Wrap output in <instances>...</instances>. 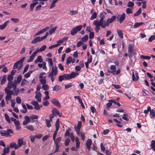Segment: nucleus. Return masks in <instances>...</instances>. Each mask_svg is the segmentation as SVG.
<instances>
[{
	"mask_svg": "<svg viewBox=\"0 0 155 155\" xmlns=\"http://www.w3.org/2000/svg\"><path fill=\"white\" fill-rule=\"evenodd\" d=\"M43 61V59L41 56H38L35 61V63H37L38 62H41Z\"/></svg>",
	"mask_w": 155,
	"mask_h": 155,
	"instance_id": "obj_23",
	"label": "nucleus"
},
{
	"mask_svg": "<svg viewBox=\"0 0 155 155\" xmlns=\"http://www.w3.org/2000/svg\"><path fill=\"white\" fill-rule=\"evenodd\" d=\"M45 121L47 126L48 128L50 127L51 126V122L52 121H50V120L46 119Z\"/></svg>",
	"mask_w": 155,
	"mask_h": 155,
	"instance_id": "obj_27",
	"label": "nucleus"
},
{
	"mask_svg": "<svg viewBox=\"0 0 155 155\" xmlns=\"http://www.w3.org/2000/svg\"><path fill=\"white\" fill-rule=\"evenodd\" d=\"M61 140V137H59L57 138L56 139H54V142L55 144V145H58L60 141Z\"/></svg>",
	"mask_w": 155,
	"mask_h": 155,
	"instance_id": "obj_33",
	"label": "nucleus"
},
{
	"mask_svg": "<svg viewBox=\"0 0 155 155\" xmlns=\"http://www.w3.org/2000/svg\"><path fill=\"white\" fill-rule=\"evenodd\" d=\"M126 12L127 14H131L133 12L132 9L130 8H128L126 9Z\"/></svg>",
	"mask_w": 155,
	"mask_h": 155,
	"instance_id": "obj_52",
	"label": "nucleus"
},
{
	"mask_svg": "<svg viewBox=\"0 0 155 155\" xmlns=\"http://www.w3.org/2000/svg\"><path fill=\"white\" fill-rule=\"evenodd\" d=\"M58 73V69L57 67H52L51 72L49 74V76L54 75L56 76Z\"/></svg>",
	"mask_w": 155,
	"mask_h": 155,
	"instance_id": "obj_7",
	"label": "nucleus"
},
{
	"mask_svg": "<svg viewBox=\"0 0 155 155\" xmlns=\"http://www.w3.org/2000/svg\"><path fill=\"white\" fill-rule=\"evenodd\" d=\"M92 144V141L90 139H88L86 143V145L87 148L89 150L91 149V146Z\"/></svg>",
	"mask_w": 155,
	"mask_h": 155,
	"instance_id": "obj_16",
	"label": "nucleus"
},
{
	"mask_svg": "<svg viewBox=\"0 0 155 155\" xmlns=\"http://www.w3.org/2000/svg\"><path fill=\"white\" fill-rule=\"evenodd\" d=\"M22 79V77L21 75L19 76L17 78V80H15L13 81H12V84H14L15 83L17 85V84L19 83L21 81Z\"/></svg>",
	"mask_w": 155,
	"mask_h": 155,
	"instance_id": "obj_18",
	"label": "nucleus"
},
{
	"mask_svg": "<svg viewBox=\"0 0 155 155\" xmlns=\"http://www.w3.org/2000/svg\"><path fill=\"white\" fill-rule=\"evenodd\" d=\"M82 28V25H81L76 26L73 28L71 31V34L72 35L76 34L78 31H80Z\"/></svg>",
	"mask_w": 155,
	"mask_h": 155,
	"instance_id": "obj_4",
	"label": "nucleus"
},
{
	"mask_svg": "<svg viewBox=\"0 0 155 155\" xmlns=\"http://www.w3.org/2000/svg\"><path fill=\"white\" fill-rule=\"evenodd\" d=\"M13 79V76L11 74H9L8 75L7 77V80L9 81H11Z\"/></svg>",
	"mask_w": 155,
	"mask_h": 155,
	"instance_id": "obj_49",
	"label": "nucleus"
},
{
	"mask_svg": "<svg viewBox=\"0 0 155 155\" xmlns=\"http://www.w3.org/2000/svg\"><path fill=\"white\" fill-rule=\"evenodd\" d=\"M58 0H53L52 3L51 4L50 6V9H52L55 6V3L58 2Z\"/></svg>",
	"mask_w": 155,
	"mask_h": 155,
	"instance_id": "obj_30",
	"label": "nucleus"
},
{
	"mask_svg": "<svg viewBox=\"0 0 155 155\" xmlns=\"http://www.w3.org/2000/svg\"><path fill=\"white\" fill-rule=\"evenodd\" d=\"M39 0H33L32 1L33 3L30 5V9L31 11H32L34 7H35L38 3V1Z\"/></svg>",
	"mask_w": 155,
	"mask_h": 155,
	"instance_id": "obj_13",
	"label": "nucleus"
},
{
	"mask_svg": "<svg viewBox=\"0 0 155 155\" xmlns=\"http://www.w3.org/2000/svg\"><path fill=\"white\" fill-rule=\"evenodd\" d=\"M128 56L129 58L131 57L133 54L134 52V46L131 44L129 45L128 48Z\"/></svg>",
	"mask_w": 155,
	"mask_h": 155,
	"instance_id": "obj_5",
	"label": "nucleus"
},
{
	"mask_svg": "<svg viewBox=\"0 0 155 155\" xmlns=\"http://www.w3.org/2000/svg\"><path fill=\"white\" fill-rule=\"evenodd\" d=\"M63 77H64V79L66 80L71 79V77L70 74H63Z\"/></svg>",
	"mask_w": 155,
	"mask_h": 155,
	"instance_id": "obj_38",
	"label": "nucleus"
},
{
	"mask_svg": "<svg viewBox=\"0 0 155 155\" xmlns=\"http://www.w3.org/2000/svg\"><path fill=\"white\" fill-rule=\"evenodd\" d=\"M71 79L75 78L77 75H79V73L77 72H72L70 74Z\"/></svg>",
	"mask_w": 155,
	"mask_h": 155,
	"instance_id": "obj_34",
	"label": "nucleus"
},
{
	"mask_svg": "<svg viewBox=\"0 0 155 155\" xmlns=\"http://www.w3.org/2000/svg\"><path fill=\"white\" fill-rule=\"evenodd\" d=\"M16 102L19 104H20L21 103V100L19 97H17L16 98Z\"/></svg>",
	"mask_w": 155,
	"mask_h": 155,
	"instance_id": "obj_63",
	"label": "nucleus"
},
{
	"mask_svg": "<svg viewBox=\"0 0 155 155\" xmlns=\"http://www.w3.org/2000/svg\"><path fill=\"white\" fill-rule=\"evenodd\" d=\"M25 120L23 122V124L24 126L27 124L30 121V119L29 116H25Z\"/></svg>",
	"mask_w": 155,
	"mask_h": 155,
	"instance_id": "obj_15",
	"label": "nucleus"
},
{
	"mask_svg": "<svg viewBox=\"0 0 155 155\" xmlns=\"http://www.w3.org/2000/svg\"><path fill=\"white\" fill-rule=\"evenodd\" d=\"M143 24V22H137L135 23L134 26L133 27L134 28H136L139 26H140Z\"/></svg>",
	"mask_w": 155,
	"mask_h": 155,
	"instance_id": "obj_42",
	"label": "nucleus"
},
{
	"mask_svg": "<svg viewBox=\"0 0 155 155\" xmlns=\"http://www.w3.org/2000/svg\"><path fill=\"white\" fill-rule=\"evenodd\" d=\"M39 81L41 84L43 85L45 84L46 83V77H44L43 78L40 79Z\"/></svg>",
	"mask_w": 155,
	"mask_h": 155,
	"instance_id": "obj_28",
	"label": "nucleus"
},
{
	"mask_svg": "<svg viewBox=\"0 0 155 155\" xmlns=\"http://www.w3.org/2000/svg\"><path fill=\"white\" fill-rule=\"evenodd\" d=\"M140 58H141L147 60H149L150 58V56H144L143 55H141Z\"/></svg>",
	"mask_w": 155,
	"mask_h": 155,
	"instance_id": "obj_48",
	"label": "nucleus"
},
{
	"mask_svg": "<svg viewBox=\"0 0 155 155\" xmlns=\"http://www.w3.org/2000/svg\"><path fill=\"white\" fill-rule=\"evenodd\" d=\"M88 39V36L87 35H85L81 38V41L82 42H85Z\"/></svg>",
	"mask_w": 155,
	"mask_h": 155,
	"instance_id": "obj_41",
	"label": "nucleus"
},
{
	"mask_svg": "<svg viewBox=\"0 0 155 155\" xmlns=\"http://www.w3.org/2000/svg\"><path fill=\"white\" fill-rule=\"evenodd\" d=\"M42 88H43L44 90H47L48 89V85L47 84H44L43 85Z\"/></svg>",
	"mask_w": 155,
	"mask_h": 155,
	"instance_id": "obj_60",
	"label": "nucleus"
},
{
	"mask_svg": "<svg viewBox=\"0 0 155 155\" xmlns=\"http://www.w3.org/2000/svg\"><path fill=\"white\" fill-rule=\"evenodd\" d=\"M5 93L7 94L5 97L6 101H8L11 99V96L14 94L13 91L12 90H8L5 87Z\"/></svg>",
	"mask_w": 155,
	"mask_h": 155,
	"instance_id": "obj_2",
	"label": "nucleus"
},
{
	"mask_svg": "<svg viewBox=\"0 0 155 155\" xmlns=\"http://www.w3.org/2000/svg\"><path fill=\"white\" fill-rule=\"evenodd\" d=\"M97 14L95 12H94L91 15L90 18V20H93L96 18L97 17Z\"/></svg>",
	"mask_w": 155,
	"mask_h": 155,
	"instance_id": "obj_37",
	"label": "nucleus"
},
{
	"mask_svg": "<svg viewBox=\"0 0 155 155\" xmlns=\"http://www.w3.org/2000/svg\"><path fill=\"white\" fill-rule=\"evenodd\" d=\"M25 144L26 143L24 141L23 138L21 137L18 139L17 145L19 148L21 147L23 145H25Z\"/></svg>",
	"mask_w": 155,
	"mask_h": 155,
	"instance_id": "obj_10",
	"label": "nucleus"
},
{
	"mask_svg": "<svg viewBox=\"0 0 155 155\" xmlns=\"http://www.w3.org/2000/svg\"><path fill=\"white\" fill-rule=\"evenodd\" d=\"M6 81V75L4 76L2 78L1 81V84H4Z\"/></svg>",
	"mask_w": 155,
	"mask_h": 155,
	"instance_id": "obj_40",
	"label": "nucleus"
},
{
	"mask_svg": "<svg viewBox=\"0 0 155 155\" xmlns=\"http://www.w3.org/2000/svg\"><path fill=\"white\" fill-rule=\"evenodd\" d=\"M48 63L52 67L53 64V63L52 59L50 58H48Z\"/></svg>",
	"mask_w": 155,
	"mask_h": 155,
	"instance_id": "obj_61",
	"label": "nucleus"
},
{
	"mask_svg": "<svg viewBox=\"0 0 155 155\" xmlns=\"http://www.w3.org/2000/svg\"><path fill=\"white\" fill-rule=\"evenodd\" d=\"M70 142V140L69 138H67L65 142V146H68L69 143Z\"/></svg>",
	"mask_w": 155,
	"mask_h": 155,
	"instance_id": "obj_62",
	"label": "nucleus"
},
{
	"mask_svg": "<svg viewBox=\"0 0 155 155\" xmlns=\"http://www.w3.org/2000/svg\"><path fill=\"white\" fill-rule=\"evenodd\" d=\"M31 104L34 106V108L36 110H39L40 109V107L37 101H32L31 102Z\"/></svg>",
	"mask_w": 155,
	"mask_h": 155,
	"instance_id": "obj_11",
	"label": "nucleus"
},
{
	"mask_svg": "<svg viewBox=\"0 0 155 155\" xmlns=\"http://www.w3.org/2000/svg\"><path fill=\"white\" fill-rule=\"evenodd\" d=\"M49 28V27H46L45 28H43V29L39 31V33H40V34H41L44 32H45L46 31L48 30Z\"/></svg>",
	"mask_w": 155,
	"mask_h": 155,
	"instance_id": "obj_39",
	"label": "nucleus"
},
{
	"mask_svg": "<svg viewBox=\"0 0 155 155\" xmlns=\"http://www.w3.org/2000/svg\"><path fill=\"white\" fill-rule=\"evenodd\" d=\"M30 119L32 120L37 119L38 118V116L35 115H32L30 116Z\"/></svg>",
	"mask_w": 155,
	"mask_h": 155,
	"instance_id": "obj_53",
	"label": "nucleus"
},
{
	"mask_svg": "<svg viewBox=\"0 0 155 155\" xmlns=\"http://www.w3.org/2000/svg\"><path fill=\"white\" fill-rule=\"evenodd\" d=\"M70 13L71 15H73L77 14L78 12L76 10H72L70 11Z\"/></svg>",
	"mask_w": 155,
	"mask_h": 155,
	"instance_id": "obj_55",
	"label": "nucleus"
},
{
	"mask_svg": "<svg viewBox=\"0 0 155 155\" xmlns=\"http://www.w3.org/2000/svg\"><path fill=\"white\" fill-rule=\"evenodd\" d=\"M41 94L40 92H36L35 97L37 100L39 101L40 102L41 101Z\"/></svg>",
	"mask_w": 155,
	"mask_h": 155,
	"instance_id": "obj_17",
	"label": "nucleus"
},
{
	"mask_svg": "<svg viewBox=\"0 0 155 155\" xmlns=\"http://www.w3.org/2000/svg\"><path fill=\"white\" fill-rule=\"evenodd\" d=\"M93 25L96 26H101L103 28L106 27L105 23L101 20H95L93 21Z\"/></svg>",
	"mask_w": 155,
	"mask_h": 155,
	"instance_id": "obj_3",
	"label": "nucleus"
},
{
	"mask_svg": "<svg viewBox=\"0 0 155 155\" xmlns=\"http://www.w3.org/2000/svg\"><path fill=\"white\" fill-rule=\"evenodd\" d=\"M47 46L46 45H43L39 49H38L39 52H42L43 51L46 49Z\"/></svg>",
	"mask_w": 155,
	"mask_h": 155,
	"instance_id": "obj_44",
	"label": "nucleus"
},
{
	"mask_svg": "<svg viewBox=\"0 0 155 155\" xmlns=\"http://www.w3.org/2000/svg\"><path fill=\"white\" fill-rule=\"evenodd\" d=\"M22 106L23 108V110H20V111L23 113H25L27 112V110L25 105L24 104H22Z\"/></svg>",
	"mask_w": 155,
	"mask_h": 155,
	"instance_id": "obj_24",
	"label": "nucleus"
},
{
	"mask_svg": "<svg viewBox=\"0 0 155 155\" xmlns=\"http://www.w3.org/2000/svg\"><path fill=\"white\" fill-rule=\"evenodd\" d=\"M155 39V35H152L151 37H150L148 41L149 42H151L153 40H154Z\"/></svg>",
	"mask_w": 155,
	"mask_h": 155,
	"instance_id": "obj_59",
	"label": "nucleus"
},
{
	"mask_svg": "<svg viewBox=\"0 0 155 155\" xmlns=\"http://www.w3.org/2000/svg\"><path fill=\"white\" fill-rule=\"evenodd\" d=\"M128 115L127 114H124L123 115L122 118L125 120L128 121L129 120V119L128 118Z\"/></svg>",
	"mask_w": 155,
	"mask_h": 155,
	"instance_id": "obj_46",
	"label": "nucleus"
},
{
	"mask_svg": "<svg viewBox=\"0 0 155 155\" xmlns=\"http://www.w3.org/2000/svg\"><path fill=\"white\" fill-rule=\"evenodd\" d=\"M151 147L153 151L155 150V140H153L151 141Z\"/></svg>",
	"mask_w": 155,
	"mask_h": 155,
	"instance_id": "obj_26",
	"label": "nucleus"
},
{
	"mask_svg": "<svg viewBox=\"0 0 155 155\" xmlns=\"http://www.w3.org/2000/svg\"><path fill=\"white\" fill-rule=\"evenodd\" d=\"M26 127L31 131H34L35 130L34 127L31 125H29L26 126Z\"/></svg>",
	"mask_w": 155,
	"mask_h": 155,
	"instance_id": "obj_36",
	"label": "nucleus"
},
{
	"mask_svg": "<svg viewBox=\"0 0 155 155\" xmlns=\"http://www.w3.org/2000/svg\"><path fill=\"white\" fill-rule=\"evenodd\" d=\"M110 69L111 71H108L113 74H114V73L116 71V67L114 65H112L110 67Z\"/></svg>",
	"mask_w": 155,
	"mask_h": 155,
	"instance_id": "obj_19",
	"label": "nucleus"
},
{
	"mask_svg": "<svg viewBox=\"0 0 155 155\" xmlns=\"http://www.w3.org/2000/svg\"><path fill=\"white\" fill-rule=\"evenodd\" d=\"M10 147L11 148H14L15 149L19 148L18 145L15 142L11 143L10 144Z\"/></svg>",
	"mask_w": 155,
	"mask_h": 155,
	"instance_id": "obj_20",
	"label": "nucleus"
},
{
	"mask_svg": "<svg viewBox=\"0 0 155 155\" xmlns=\"http://www.w3.org/2000/svg\"><path fill=\"white\" fill-rule=\"evenodd\" d=\"M57 28V26H56L54 27H53L51 29H50L49 31V34L50 35L52 34L56 30Z\"/></svg>",
	"mask_w": 155,
	"mask_h": 155,
	"instance_id": "obj_35",
	"label": "nucleus"
},
{
	"mask_svg": "<svg viewBox=\"0 0 155 155\" xmlns=\"http://www.w3.org/2000/svg\"><path fill=\"white\" fill-rule=\"evenodd\" d=\"M5 117L6 121L9 123H10L11 121L9 116L6 114H5Z\"/></svg>",
	"mask_w": 155,
	"mask_h": 155,
	"instance_id": "obj_50",
	"label": "nucleus"
},
{
	"mask_svg": "<svg viewBox=\"0 0 155 155\" xmlns=\"http://www.w3.org/2000/svg\"><path fill=\"white\" fill-rule=\"evenodd\" d=\"M72 61V57L71 56H69L68 58L66 61V64H68L70 63Z\"/></svg>",
	"mask_w": 155,
	"mask_h": 155,
	"instance_id": "obj_54",
	"label": "nucleus"
},
{
	"mask_svg": "<svg viewBox=\"0 0 155 155\" xmlns=\"http://www.w3.org/2000/svg\"><path fill=\"white\" fill-rule=\"evenodd\" d=\"M46 63L44 61L42 62V64L38 63V67L40 68H42V69L46 71L47 70V68L46 66Z\"/></svg>",
	"mask_w": 155,
	"mask_h": 155,
	"instance_id": "obj_12",
	"label": "nucleus"
},
{
	"mask_svg": "<svg viewBox=\"0 0 155 155\" xmlns=\"http://www.w3.org/2000/svg\"><path fill=\"white\" fill-rule=\"evenodd\" d=\"M141 12V10L140 8H139L138 11H137L134 14V16H138L139 14H140Z\"/></svg>",
	"mask_w": 155,
	"mask_h": 155,
	"instance_id": "obj_47",
	"label": "nucleus"
},
{
	"mask_svg": "<svg viewBox=\"0 0 155 155\" xmlns=\"http://www.w3.org/2000/svg\"><path fill=\"white\" fill-rule=\"evenodd\" d=\"M32 71H28L27 73L25 74L24 75V77L25 78H28L29 77L31 74L33 72Z\"/></svg>",
	"mask_w": 155,
	"mask_h": 155,
	"instance_id": "obj_32",
	"label": "nucleus"
},
{
	"mask_svg": "<svg viewBox=\"0 0 155 155\" xmlns=\"http://www.w3.org/2000/svg\"><path fill=\"white\" fill-rule=\"evenodd\" d=\"M60 127V125H59V119H58L56 121V122L55 123V128H56V130H58L59 129Z\"/></svg>",
	"mask_w": 155,
	"mask_h": 155,
	"instance_id": "obj_29",
	"label": "nucleus"
},
{
	"mask_svg": "<svg viewBox=\"0 0 155 155\" xmlns=\"http://www.w3.org/2000/svg\"><path fill=\"white\" fill-rule=\"evenodd\" d=\"M134 5V2H129L127 3V6L130 7H133Z\"/></svg>",
	"mask_w": 155,
	"mask_h": 155,
	"instance_id": "obj_57",
	"label": "nucleus"
},
{
	"mask_svg": "<svg viewBox=\"0 0 155 155\" xmlns=\"http://www.w3.org/2000/svg\"><path fill=\"white\" fill-rule=\"evenodd\" d=\"M9 23L8 21H7L5 22L4 24L0 25V29L3 30L7 26L8 23Z\"/></svg>",
	"mask_w": 155,
	"mask_h": 155,
	"instance_id": "obj_22",
	"label": "nucleus"
},
{
	"mask_svg": "<svg viewBox=\"0 0 155 155\" xmlns=\"http://www.w3.org/2000/svg\"><path fill=\"white\" fill-rule=\"evenodd\" d=\"M30 137L31 142L32 143L34 142H35V136L31 135Z\"/></svg>",
	"mask_w": 155,
	"mask_h": 155,
	"instance_id": "obj_58",
	"label": "nucleus"
},
{
	"mask_svg": "<svg viewBox=\"0 0 155 155\" xmlns=\"http://www.w3.org/2000/svg\"><path fill=\"white\" fill-rule=\"evenodd\" d=\"M76 142V146L77 148H78L80 145V142L79 141V139L78 137H76L75 138Z\"/></svg>",
	"mask_w": 155,
	"mask_h": 155,
	"instance_id": "obj_25",
	"label": "nucleus"
},
{
	"mask_svg": "<svg viewBox=\"0 0 155 155\" xmlns=\"http://www.w3.org/2000/svg\"><path fill=\"white\" fill-rule=\"evenodd\" d=\"M117 33L119 36L121 38H123V35L121 30H117Z\"/></svg>",
	"mask_w": 155,
	"mask_h": 155,
	"instance_id": "obj_31",
	"label": "nucleus"
},
{
	"mask_svg": "<svg viewBox=\"0 0 155 155\" xmlns=\"http://www.w3.org/2000/svg\"><path fill=\"white\" fill-rule=\"evenodd\" d=\"M25 59V57H23L22 58H21L20 60L16 62L13 66V69H17L18 68V64H22L23 62Z\"/></svg>",
	"mask_w": 155,
	"mask_h": 155,
	"instance_id": "obj_6",
	"label": "nucleus"
},
{
	"mask_svg": "<svg viewBox=\"0 0 155 155\" xmlns=\"http://www.w3.org/2000/svg\"><path fill=\"white\" fill-rule=\"evenodd\" d=\"M132 78L133 80L134 81H136L138 79L139 76L137 71H133Z\"/></svg>",
	"mask_w": 155,
	"mask_h": 155,
	"instance_id": "obj_8",
	"label": "nucleus"
},
{
	"mask_svg": "<svg viewBox=\"0 0 155 155\" xmlns=\"http://www.w3.org/2000/svg\"><path fill=\"white\" fill-rule=\"evenodd\" d=\"M12 81L8 82L7 86L6 87L7 89L8 90H10V89L13 87V90L15 93H18L19 92V89L17 88V85L15 83L14 84H12Z\"/></svg>",
	"mask_w": 155,
	"mask_h": 155,
	"instance_id": "obj_1",
	"label": "nucleus"
},
{
	"mask_svg": "<svg viewBox=\"0 0 155 155\" xmlns=\"http://www.w3.org/2000/svg\"><path fill=\"white\" fill-rule=\"evenodd\" d=\"M38 41H40L39 39V36L35 38L31 41L33 44L36 43Z\"/></svg>",
	"mask_w": 155,
	"mask_h": 155,
	"instance_id": "obj_43",
	"label": "nucleus"
},
{
	"mask_svg": "<svg viewBox=\"0 0 155 155\" xmlns=\"http://www.w3.org/2000/svg\"><path fill=\"white\" fill-rule=\"evenodd\" d=\"M51 101V103L55 106L59 107H61L60 104L57 100L53 99Z\"/></svg>",
	"mask_w": 155,
	"mask_h": 155,
	"instance_id": "obj_14",
	"label": "nucleus"
},
{
	"mask_svg": "<svg viewBox=\"0 0 155 155\" xmlns=\"http://www.w3.org/2000/svg\"><path fill=\"white\" fill-rule=\"evenodd\" d=\"M11 20L15 23H17L19 21V19L18 18H12L11 19Z\"/></svg>",
	"mask_w": 155,
	"mask_h": 155,
	"instance_id": "obj_51",
	"label": "nucleus"
},
{
	"mask_svg": "<svg viewBox=\"0 0 155 155\" xmlns=\"http://www.w3.org/2000/svg\"><path fill=\"white\" fill-rule=\"evenodd\" d=\"M150 115L153 117H155V110L152 109L150 112Z\"/></svg>",
	"mask_w": 155,
	"mask_h": 155,
	"instance_id": "obj_64",
	"label": "nucleus"
},
{
	"mask_svg": "<svg viewBox=\"0 0 155 155\" xmlns=\"http://www.w3.org/2000/svg\"><path fill=\"white\" fill-rule=\"evenodd\" d=\"M49 135H47L43 136L42 138V140L43 141H44L46 140H47L49 137Z\"/></svg>",
	"mask_w": 155,
	"mask_h": 155,
	"instance_id": "obj_56",
	"label": "nucleus"
},
{
	"mask_svg": "<svg viewBox=\"0 0 155 155\" xmlns=\"http://www.w3.org/2000/svg\"><path fill=\"white\" fill-rule=\"evenodd\" d=\"M116 17L115 16H113L111 18H108L107 21V22L105 23L106 27L108 26L110 23H112L115 19Z\"/></svg>",
	"mask_w": 155,
	"mask_h": 155,
	"instance_id": "obj_9",
	"label": "nucleus"
},
{
	"mask_svg": "<svg viewBox=\"0 0 155 155\" xmlns=\"http://www.w3.org/2000/svg\"><path fill=\"white\" fill-rule=\"evenodd\" d=\"M125 18V14L124 13H123L120 16V17L119 19L120 23H121L124 20Z\"/></svg>",
	"mask_w": 155,
	"mask_h": 155,
	"instance_id": "obj_21",
	"label": "nucleus"
},
{
	"mask_svg": "<svg viewBox=\"0 0 155 155\" xmlns=\"http://www.w3.org/2000/svg\"><path fill=\"white\" fill-rule=\"evenodd\" d=\"M9 148L8 147H5L4 148L3 153H8L9 152Z\"/></svg>",
	"mask_w": 155,
	"mask_h": 155,
	"instance_id": "obj_45",
	"label": "nucleus"
}]
</instances>
